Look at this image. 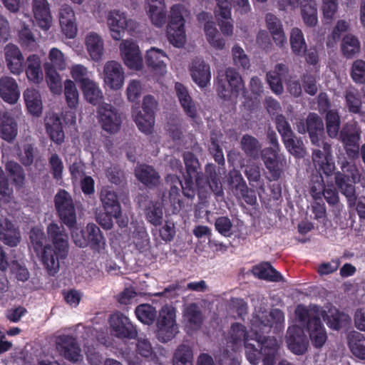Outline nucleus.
Listing matches in <instances>:
<instances>
[{"mask_svg": "<svg viewBox=\"0 0 365 365\" xmlns=\"http://www.w3.org/2000/svg\"><path fill=\"white\" fill-rule=\"evenodd\" d=\"M32 11L38 26L47 31L51 26L52 16L47 0H32Z\"/></svg>", "mask_w": 365, "mask_h": 365, "instance_id": "21", "label": "nucleus"}, {"mask_svg": "<svg viewBox=\"0 0 365 365\" xmlns=\"http://www.w3.org/2000/svg\"><path fill=\"white\" fill-rule=\"evenodd\" d=\"M48 237L52 245L47 244L46 235L38 227L31 228L29 238L31 247L46 269L48 274L54 276L59 270L60 260L65 259L68 254V236L62 226L51 222L47 227Z\"/></svg>", "mask_w": 365, "mask_h": 365, "instance_id": "2", "label": "nucleus"}, {"mask_svg": "<svg viewBox=\"0 0 365 365\" xmlns=\"http://www.w3.org/2000/svg\"><path fill=\"white\" fill-rule=\"evenodd\" d=\"M48 165L53 178L56 182L61 181L64 167L61 158L57 153H52L48 158Z\"/></svg>", "mask_w": 365, "mask_h": 365, "instance_id": "58", "label": "nucleus"}, {"mask_svg": "<svg viewBox=\"0 0 365 365\" xmlns=\"http://www.w3.org/2000/svg\"><path fill=\"white\" fill-rule=\"evenodd\" d=\"M342 172L335 173L334 181L336 187L347 200L349 208L356 207L360 220H365V197L357 200L355 184L360 180L359 169L346 160L341 162Z\"/></svg>", "mask_w": 365, "mask_h": 365, "instance_id": "3", "label": "nucleus"}, {"mask_svg": "<svg viewBox=\"0 0 365 365\" xmlns=\"http://www.w3.org/2000/svg\"><path fill=\"white\" fill-rule=\"evenodd\" d=\"M5 61L8 69L14 75H19L24 71V58L19 48L9 43L4 48Z\"/></svg>", "mask_w": 365, "mask_h": 365, "instance_id": "18", "label": "nucleus"}, {"mask_svg": "<svg viewBox=\"0 0 365 365\" xmlns=\"http://www.w3.org/2000/svg\"><path fill=\"white\" fill-rule=\"evenodd\" d=\"M19 43L21 47L29 51H34L38 44L34 34L29 26L25 24L21 26L19 32Z\"/></svg>", "mask_w": 365, "mask_h": 365, "instance_id": "51", "label": "nucleus"}, {"mask_svg": "<svg viewBox=\"0 0 365 365\" xmlns=\"http://www.w3.org/2000/svg\"><path fill=\"white\" fill-rule=\"evenodd\" d=\"M19 96L18 84L13 78L4 76L0 78V96L5 102L14 103Z\"/></svg>", "mask_w": 365, "mask_h": 365, "instance_id": "27", "label": "nucleus"}, {"mask_svg": "<svg viewBox=\"0 0 365 365\" xmlns=\"http://www.w3.org/2000/svg\"><path fill=\"white\" fill-rule=\"evenodd\" d=\"M306 119V129L312 143L317 147H321L324 134V125L322 118L315 113H309Z\"/></svg>", "mask_w": 365, "mask_h": 365, "instance_id": "20", "label": "nucleus"}, {"mask_svg": "<svg viewBox=\"0 0 365 365\" xmlns=\"http://www.w3.org/2000/svg\"><path fill=\"white\" fill-rule=\"evenodd\" d=\"M56 350L66 360L77 362L82 356L81 349L76 338L71 335L63 334L56 338Z\"/></svg>", "mask_w": 365, "mask_h": 365, "instance_id": "12", "label": "nucleus"}, {"mask_svg": "<svg viewBox=\"0 0 365 365\" xmlns=\"http://www.w3.org/2000/svg\"><path fill=\"white\" fill-rule=\"evenodd\" d=\"M156 327V336L160 341L165 343L171 341L178 332L175 308L163 306L159 312Z\"/></svg>", "mask_w": 365, "mask_h": 365, "instance_id": "6", "label": "nucleus"}, {"mask_svg": "<svg viewBox=\"0 0 365 365\" xmlns=\"http://www.w3.org/2000/svg\"><path fill=\"white\" fill-rule=\"evenodd\" d=\"M73 242L80 247H90L94 252H100L104 249L106 239L100 228L94 223H88L80 234H73Z\"/></svg>", "mask_w": 365, "mask_h": 365, "instance_id": "8", "label": "nucleus"}, {"mask_svg": "<svg viewBox=\"0 0 365 365\" xmlns=\"http://www.w3.org/2000/svg\"><path fill=\"white\" fill-rule=\"evenodd\" d=\"M351 323V317L348 314L334 308L329 310L327 325L334 330H339L346 327Z\"/></svg>", "mask_w": 365, "mask_h": 365, "instance_id": "37", "label": "nucleus"}, {"mask_svg": "<svg viewBox=\"0 0 365 365\" xmlns=\"http://www.w3.org/2000/svg\"><path fill=\"white\" fill-rule=\"evenodd\" d=\"M312 345L321 348L327 339L325 328L319 317L314 316L307 322V328Z\"/></svg>", "mask_w": 365, "mask_h": 365, "instance_id": "22", "label": "nucleus"}, {"mask_svg": "<svg viewBox=\"0 0 365 365\" xmlns=\"http://www.w3.org/2000/svg\"><path fill=\"white\" fill-rule=\"evenodd\" d=\"M267 27L271 33L273 40L280 46L286 42V37L282 29L281 21L274 14L266 15Z\"/></svg>", "mask_w": 365, "mask_h": 365, "instance_id": "33", "label": "nucleus"}, {"mask_svg": "<svg viewBox=\"0 0 365 365\" xmlns=\"http://www.w3.org/2000/svg\"><path fill=\"white\" fill-rule=\"evenodd\" d=\"M104 82L113 90L120 89L124 83V71L120 63L108 61L103 68Z\"/></svg>", "mask_w": 365, "mask_h": 365, "instance_id": "15", "label": "nucleus"}, {"mask_svg": "<svg viewBox=\"0 0 365 365\" xmlns=\"http://www.w3.org/2000/svg\"><path fill=\"white\" fill-rule=\"evenodd\" d=\"M234 64L243 69H248L250 66V59L242 47L235 45L232 48Z\"/></svg>", "mask_w": 365, "mask_h": 365, "instance_id": "62", "label": "nucleus"}, {"mask_svg": "<svg viewBox=\"0 0 365 365\" xmlns=\"http://www.w3.org/2000/svg\"><path fill=\"white\" fill-rule=\"evenodd\" d=\"M46 132L51 140L57 145H61L64 141L65 134L63 124L58 116H53L46 123Z\"/></svg>", "mask_w": 365, "mask_h": 365, "instance_id": "38", "label": "nucleus"}, {"mask_svg": "<svg viewBox=\"0 0 365 365\" xmlns=\"http://www.w3.org/2000/svg\"><path fill=\"white\" fill-rule=\"evenodd\" d=\"M17 133L18 125L11 113L7 111L0 113V137L11 143L16 138Z\"/></svg>", "mask_w": 365, "mask_h": 365, "instance_id": "25", "label": "nucleus"}, {"mask_svg": "<svg viewBox=\"0 0 365 365\" xmlns=\"http://www.w3.org/2000/svg\"><path fill=\"white\" fill-rule=\"evenodd\" d=\"M250 339H246L245 341V355L247 359L249 362L253 365H257L259 364L260 360V356L263 354L261 349H259L256 347V345L252 342H250Z\"/></svg>", "mask_w": 365, "mask_h": 365, "instance_id": "64", "label": "nucleus"}, {"mask_svg": "<svg viewBox=\"0 0 365 365\" xmlns=\"http://www.w3.org/2000/svg\"><path fill=\"white\" fill-rule=\"evenodd\" d=\"M290 45L292 52L299 56H302L307 51V43L304 34L299 28H293L290 33Z\"/></svg>", "mask_w": 365, "mask_h": 365, "instance_id": "41", "label": "nucleus"}, {"mask_svg": "<svg viewBox=\"0 0 365 365\" xmlns=\"http://www.w3.org/2000/svg\"><path fill=\"white\" fill-rule=\"evenodd\" d=\"M185 7L182 4H175L170 9V20L167 26L168 38L170 43L181 48L185 43V20L182 16Z\"/></svg>", "mask_w": 365, "mask_h": 365, "instance_id": "7", "label": "nucleus"}, {"mask_svg": "<svg viewBox=\"0 0 365 365\" xmlns=\"http://www.w3.org/2000/svg\"><path fill=\"white\" fill-rule=\"evenodd\" d=\"M204 31L206 38L212 46L217 49H222L224 48L225 44V40L220 37L214 21H207L204 25Z\"/></svg>", "mask_w": 365, "mask_h": 365, "instance_id": "48", "label": "nucleus"}, {"mask_svg": "<svg viewBox=\"0 0 365 365\" xmlns=\"http://www.w3.org/2000/svg\"><path fill=\"white\" fill-rule=\"evenodd\" d=\"M54 206L61 222L72 230L77 225V215L73 200L71 194L60 189L54 196Z\"/></svg>", "mask_w": 365, "mask_h": 365, "instance_id": "5", "label": "nucleus"}, {"mask_svg": "<svg viewBox=\"0 0 365 365\" xmlns=\"http://www.w3.org/2000/svg\"><path fill=\"white\" fill-rule=\"evenodd\" d=\"M288 152L297 158L303 157L305 154V148L301 138H297L294 133L289 137L282 139Z\"/></svg>", "mask_w": 365, "mask_h": 365, "instance_id": "43", "label": "nucleus"}, {"mask_svg": "<svg viewBox=\"0 0 365 365\" xmlns=\"http://www.w3.org/2000/svg\"><path fill=\"white\" fill-rule=\"evenodd\" d=\"M124 63L131 69L140 70L143 58L138 46L133 41L123 40L119 46Z\"/></svg>", "mask_w": 365, "mask_h": 365, "instance_id": "13", "label": "nucleus"}, {"mask_svg": "<svg viewBox=\"0 0 365 365\" xmlns=\"http://www.w3.org/2000/svg\"><path fill=\"white\" fill-rule=\"evenodd\" d=\"M192 349L185 344L180 345L174 353L173 365H193Z\"/></svg>", "mask_w": 365, "mask_h": 365, "instance_id": "52", "label": "nucleus"}, {"mask_svg": "<svg viewBox=\"0 0 365 365\" xmlns=\"http://www.w3.org/2000/svg\"><path fill=\"white\" fill-rule=\"evenodd\" d=\"M166 57L167 56L163 50L152 47L146 53L145 62L148 67L163 73L166 69V64L163 58Z\"/></svg>", "mask_w": 365, "mask_h": 365, "instance_id": "35", "label": "nucleus"}, {"mask_svg": "<svg viewBox=\"0 0 365 365\" xmlns=\"http://www.w3.org/2000/svg\"><path fill=\"white\" fill-rule=\"evenodd\" d=\"M345 102L349 113L353 114L363 115L362 101L360 94L352 90H348L345 92Z\"/></svg>", "mask_w": 365, "mask_h": 365, "instance_id": "49", "label": "nucleus"}, {"mask_svg": "<svg viewBox=\"0 0 365 365\" xmlns=\"http://www.w3.org/2000/svg\"><path fill=\"white\" fill-rule=\"evenodd\" d=\"M28 80L35 84H39L43 81V73L41 68L40 57L36 54L29 55L24 66Z\"/></svg>", "mask_w": 365, "mask_h": 365, "instance_id": "24", "label": "nucleus"}, {"mask_svg": "<svg viewBox=\"0 0 365 365\" xmlns=\"http://www.w3.org/2000/svg\"><path fill=\"white\" fill-rule=\"evenodd\" d=\"M6 170L13 182L18 187H22L25 181V173L23 168L14 161H9L6 164Z\"/></svg>", "mask_w": 365, "mask_h": 365, "instance_id": "54", "label": "nucleus"}, {"mask_svg": "<svg viewBox=\"0 0 365 365\" xmlns=\"http://www.w3.org/2000/svg\"><path fill=\"white\" fill-rule=\"evenodd\" d=\"M183 160L186 169L184 175L185 183L182 184L180 178L175 175H169L167 181L170 182L169 190V201L173 214H178L185 207V202L181 197L180 190L188 199H192L195 195V183L199 190L210 189L217 197L224 195L220 177L217 173V167L213 163H207L205 167V173L200 171L198 159L191 152L183 154Z\"/></svg>", "mask_w": 365, "mask_h": 365, "instance_id": "1", "label": "nucleus"}, {"mask_svg": "<svg viewBox=\"0 0 365 365\" xmlns=\"http://www.w3.org/2000/svg\"><path fill=\"white\" fill-rule=\"evenodd\" d=\"M100 199L103 204L104 211L110 212L118 219L121 215V206L118 201V195L108 188L102 189Z\"/></svg>", "mask_w": 365, "mask_h": 365, "instance_id": "26", "label": "nucleus"}, {"mask_svg": "<svg viewBox=\"0 0 365 365\" xmlns=\"http://www.w3.org/2000/svg\"><path fill=\"white\" fill-rule=\"evenodd\" d=\"M240 143L242 150L247 156L254 159L258 158L261 145L256 138L245 134L242 136Z\"/></svg>", "mask_w": 365, "mask_h": 365, "instance_id": "45", "label": "nucleus"}, {"mask_svg": "<svg viewBox=\"0 0 365 365\" xmlns=\"http://www.w3.org/2000/svg\"><path fill=\"white\" fill-rule=\"evenodd\" d=\"M145 217L153 225H160L163 222V206L159 202H151L146 207Z\"/></svg>", "mask_w": 365, "mask_h": 365, "instance_id": "50", "label": "nucleus"}, {"mask_svg": "<svg viewBox=\"0 0 365 365\" xmlns=\"http://www.w3.org/2000/svg\"><path fill=\"white\" fill-rule=\"evenodd\" d=\"M24 98L29 112L34 116H40L43 106L39 92L35 89H26Z\"/></svg>", "mask_w": 365, "mask_h": 365, "instance_id": "36", "label": "nucleus"}, {"mask_svg": "<svg viewBox=\"0 0 365 365\" xmlns=\"http://www.w3.org/2000/svg\"><path fill=\"white\" fill-rule=\"evenodd\" d=\"M301 14L307 26H314L318 21L316 1L314 0H304L301 4Z\"/></svg>", "mask_w": 365, "mask_h": 365, "instance_id": "40", "label": "nucleus"}, {"mask_svg": "<svg viewBox=\"0 0 365 365\" xmlns=\"http://www.w3.org/2000/svg\"><path fill=\"white\" fill-rule=\"evenodd\" d=\"M109 323L113 334L119 339H133L138 336L136 327L120 312L111 314Z\"/></svg>", "mask_w": 365, "mask_h": 365, "instance_id": "11", "label": "nucleus"}, {"mask_svg": "<svg viewBox=\"0 0 365 365\" xmlns=\"http://www.w3.org/2000/svg\"><path fill=\"white\" fill-rule=\"evenodd\" d=\"M257 344V346L261 349L263 354L272 353L276 354L278 349V341L274 336H266L264 334L255 333L254 336L250 338Z\"/></svg>", "mask_w": 365, "mask_h": 365, "instance_id": "42", "label": "nucleus"}, {"mask_svg": "<svg viewBox=\"0 0 365 365\" xmlns=\"http://www.w3.org/2000/svg\"><path fill=\"white\" fill-rule=\"evenodd\" d=\"M190 72L193 81L201 88L205 87L210 80V66L202 60H194L192 63Z\"/></svg>", "mask_w": 365, "mask_h": 365, "instance_id": "28", "label": "nucleus"}, {"mask_svg": "<svg viewBox=\"0 0 365 365\" xmlns=\"http://www.w3.org/2000/svg\"><path fill=\"white\" fill-rule=\"evenodd\" d=\"M349 349L356 357L365 359V336L359 332H354L349 336Z\"/></svg>", "mask_w": 365, "mask_h": 365, "instance_id": "44", "label": "nucleus"}, {"mask_svg": "<svg viewBox=\"0 0 365 365\" xmlns=\"http://www.w3.org/2000/svg\"><path fill=\"white\" fill-rule=\"evenodd\" d=\"M64 95L68 107L75 108L78 103V93L75 83L71 80L64 82Z\"/></svg>", "mask_w": 365, "mask_h": 365, "instance_id": "61", "label": "nucleus"}, {"mask_svg": "<svg viewBox=\"0 0 365 365\" xmlns=\"http://www.w3.org/2000/svg\"><path fill=\"white\" fill-rule=\"evenodd\" d=\"M279 149L265 148L261 151L262 159L269 173L270 180H278L282 173V169L279 160Z\"/></svg>", "mask_w": 365, "mask_h": 365, "instance_id": "17", "label": "nucleus"}, {"mask_svg": "<svg viewBox=\"0 0 365 365\" xmlns=\"http://www.w3.org/2000/svg\"><path fill=\"white\" fill-rule=\"evenodd\" d=\"M244 88L242 76L234 68H226L225 75L217 77L216 91L219 98L224 101H230L237 99Z\"/></svg>", "mask_w": 365, "mask_h": 365, "instance_id": "4", "label": "nucleus"}, {"mask_svg": "<svg viewBox=\"0 0 365 365\" xmlns=\"http://www.w3.org/2000/svg\"><path fill=\"white\" fill-rule=\"evenodd\" d=\"M81 89L83 91L85 99L93 106L99 104L103 98L101 90L93 81H86L81 86Z\"/></svg>", "mask_w": 365, "mask_h": 365, "instance_id": "39", "label": "nucleus"}, {"mask_svg": "<svg viewBox=\"0 0 365 365\" xmlns=\"http://www.w3.org/2000/svg\"><path fill=\"white\" fill-rule=\"evenodd\" d=\"M86 46L89 55L95 61L102 58L103 54V41L101 37L96 33L88 34L86 38Z\"/></svg>", "mask_w": 365, "mask_h": 365, "instance_id": "34", "label": "nucleus"}, {"mask_svg": "<svg viewBox=\"0 0 365 365\" xmlns=\"http://www.w3.org/2000/svg\"><path fill=\"white\" fill-rule=\"evenodd\" d=\"M0 240L10 247L16 246L21 240L19 230L9 220H0Z\"/></svg>", "mask_w": 365, "mask_h": 365, "instance_id": "29", "label": "nucleus"}, {"mask_svg": "<svg viewBox=\"0 0 365 365\" xmlns=\"http://www.w3.org/2000/svg\"><path fill=\"white\" fill-rule=\"evenodd\" d=\"M107 23L112 38L114 40H120L126 29L134 24V21L128 19L125 12L112 10L108 14Z\"/></svg>", "mask_w": 365, "mask_h": 365, "instance_id": "14", "label": "nucleus"}, {"mask_svg": "<svg viewBox=\"0 0 365 365\" xmlns=\"http://www.w3.org/2000/svg\"><path fill=\"white\" fill-rule=\"evenodd\" d=\"M175 88L185 113L192 119L196 118L197 109L186 88L181 83L177 82Z\"/></svg>", "mask_w": 365, "mask_h": 365, "instance_id": "30", "label": "nucleus"}, {"mask_svg": "<svg viewBox=\"0 0 365 365\" xmlns=\"http://www.w3.org/2000/svg\"><path fill=\"white\" fill-rule=\"evenodd\" d=\"M135 175L137 180L146 187L152 189L160 183V175L150 165L142 164L135 169Z\"/></svg>", "mask_w": 365, "mask_h": 365, "instance_id": "23", "label": "nucleus"}, {"mask_svg": "<svg viewBox=\"0 0 365 365\" xmlns=\"http://www.w3.org/2000/svg\"><path fill=\"white\" fill-rule=\"evenodd\" d=\"M37 148L32 143H24L22 145L19 158L21 163L25 167L31 166L34 161Z\"/></svg>", "mask_w": 365, "mask_h": 365, "instance_id": "60", "label": "nucleus"}, {"mask_svg": "<svg viewBox=\"0 0 365 365\" xmlns=\"http://www.w3.org/2000/svg\"><path fill=\"white\" fill-rule=\"evenodd\" d=\"M227 184L235 195L239 194V190L242 188H246V182L239 170L233 169L230 170L227 175Z\"/></svg>", "mask_w": 365, "mask_h": 365, "instance_id": "57", "label": "nucleus"}, {"mask_svg": "<svg viewBox=\"0 0 365 365\" xmlns=\"http://www.w3.org/2000/svg\"><path fill=\"white\" fill-rule=\"evenodd\" d=\"M133 244L136 250L140 252H143L147 250L150 243V238L145 228H136L133 232Z\"/></svg>", "mask_w": 365, "mask_h": 365, "instance_id": "55", "label": "nucleus"}, {"mask_svg": "<svg viewBox=\"0 0 365 365\" xmlns=\"http://www.w3.org/2000/svg\"><path fill=\"white\" fill-rule=\"evenodd\" d=\"M268 314H263L261 317H257L252 324V336L255 333L268 334L273 327L272 321L269 319Z\"/></svg>", "mask_w": 365, "mask_h": 365, "instance_id": "59", "label": "nucleus"}, {"mask_svg": "<svg viewBox=\"0 0 365 365\" xmlns=\"http://www.w3.org/2000/svg\"><path fill=\"white\" fill-rule=\"evenodd\" d=\"M321 145L323 147V151L316 149L312 152V160L316 168L322 166V163L331 156V145L323 140L321 143Z\"/></svg>", "mask_w": 365, "mask_h": 365, "instance_id": "63", "label": "nucleus"}, {"mask_svg": "<svg viewBox=\"0 0 365 365\" xmlns=\"http://www.w3.org/2000/svg\"><path fill=\"white\" fill-rule=\"evenodd\" d=\"M326 130L328 136L331 138H335L339 133L341 125V118L336 110H329L326 113Z\"/></svg>", "mask_w": 365, "mask_h": 365, "instance_id": "47", "label": "nucleus"}, {"mask_svg": "<svg viewBox=\"0 0 365 365\" xmlns=\"http://www.w3.org/2000/svg\"><path fill=\"white\" fill-rule=\"evenodd\" d=\"M135 314L140 322L148 325L152 324L157 317L155 307L149 304H141L137 306Z\"/></svg>", "mask_w": 365, "mask_h": 365, "instance_id": "46", "label": "nucleus"}, {"mask_svg": "<svg viewBox=\"0 0 365 365\" xmlns=\"http://www.w3.org/2000/svg\"><path fill=\"white\" fill-rule=\"evenodd\" d=\"M148 15L153 24L157 27H162L166 22L165 6L151 4L149 7Z\"/></svg>", "mask_w": 365, "mask_h": 365, "instance_id": "56", "label": "nucleus"}, {"mask_svg": "<svg viewBox=\"0 0 365 365\" xmlns=\"http://www.w3.org/2000/svg\"><path fill=\"white\" fill-rule=\"evenodd\" d=\"M157 106L158 103L153 96H144L142 110L138 111L134 118L137 127L143 133L149 134L152 132Z\"/></svg>", "mask_w": 365, "mask_h": 365, "instance_id": "10", "label": "nucleus"}, {"mask_svg": "<svg viewBox=\"0 0 365 365\" xmlns=\"http://www.w3.org/2000/svg\"><path fill=\"white\" fill-rule=\"evenodd\" d=\"M253 274L257 278L268 282H278L282 280L283 277L268 262H263L252 268Z\"/></svg>", "mask_w": 365, "mask_h": 365, "instance_id": "32", "label": "nucleus"}, {"mask_svg": "<svg viewBox=\"0 0 365 365\" xmlns=\"http://www.w3.org/2000/svg\"><path fill=\"white\" fill-rule=\"evenodd\" d=\"M98 121L103 130L110 134L118 132L121 128L123 114L110 103L99 105L97 110Z\"/></svg>", "mask_w": 365, "mask_h": 365, "instance_id": "9", "label": "nucleus"}, {"mask_svg": "<svg viewBox=\"0 0 365 365\" xmlns=\"http://www.w3.org/2000/svg\"><path fill=\"white\" fill-rule=\"evenodd\" d=\"M183 317L187 329L192 331H197L201 328L203 322V316L201 309L197 304H190L185 308Z\"/></svg>", "mask_w": 365, "mask_h": 365, "instance_id": "31", "label": "nucleus"}, {"mask_svg": "<svg viewBox=\"0 0 365 365\" xmlns=\"http://www.w3.org/2000/svg\"><path fill=\"white\" fill-rule=\"evenodd\" d=\"M359 50L360 43L356 36L351 34H348L343 38L341 51L346 58H353L359 52Z\"/></svg>", "mask_w": 365, "mask_h": 365, "instance_id": "53", "label": "nucleus"}, {"mask_svg": "<svg viewBox=\"0 0 365 365\" xmlns=\"http://www.w3.org/2000/svg\"><path fill=\"white\" fill-rule=\"evenodd\" d=\"M360 133L343 128L339 133V139L348 158L356 160L359 157Z\"/></svg>", "mask_w": 365, "mask_h": 365, "instance_id": "19", "label": "nucleus"}, {"mask_svg": "<svg viewBox=\"0 0 365 365\" xmlns=\"http://www.w3.org/2000/svg\"><path fill=\"white\" fill-rule=\"evenodd\" d=\"M287 344L289 349L297 355L304 354L307 349L308 341L304 329L299 326L288 328Z\"/></svg>", "mask_w": 365, "mask_h": 365, "instance_id": "16", "label": "nucleus"}]
</instances>
